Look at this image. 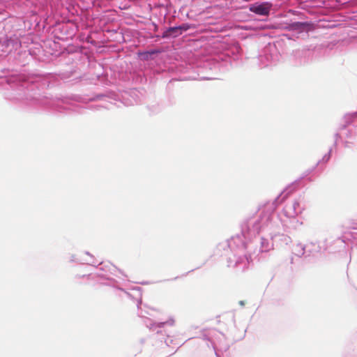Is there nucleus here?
<instances>
[{
	"label": "nucleus",
	"instance_id": "24",
	"mask_svg": "<svg viewBox=\"0 0 357 357\" xmlns=\"http://www.w3.org/2000/svg\"><path fill=\"white\" fill-rule=\"evenodd\" d=\"M98 265L100 266V267H99L100 271H105V272L107 271H110L112 267L114 268V266H113L112 264L105 265V264H103V263L102 261L98 262Z\"/></svg>",
	"mask_w": 357,
	"mask_h": 357
},
{
	"label": "nucleus",
	"instance_id": "1",
	"mask_svg": "<svg viewBox=\"0 0 357 357\" xmlns=\"http://www.w3.org/2000/svg\"><path fill=\"white\" fill-rule=\"evenodd\" d=\"M287 197L280 193L272 202L266 203L260 209L257 217H252L241 225V234H236L230 239L219 243L215 255L225 257L229 268H233L237 273L248 270L252 263V256L257 252H266L273 248V244L264 237L257 235L262 229H272L278 222H283L275 213L278 204Z\"/></svg>",
	"mask_w": 357,
	"mask_h": 357
},
{
	"label": "nucleus",
	"instance_id": "14",
	"mask_svg": "<svg viewBox=\"0 0 357 357\" xmlns=\"http://www.w3.org/2000/svg\"><path fill=\"white\" fill-rule=\"evenodd\" d=\"M271 10V4L267 1L256 2L251 4L250 10L259 15H266Z\"/></svg>",
	"mask_w": 357,
	"mask_h": 357
},
{
	"label": "nucleus",
	"instance_id": "16",
	"mask_svg": "<svg viewBox=\"0 0 357 357\" xmlns=\"http://www.w3.org/2000/svg\"><path fill=\"white\" fill-rule=\"evenodd\" d=\"M180 28L178 25L166 27L163 29L161 36H158V37H161L162 38H176L181 34L179 33Z\"/></svg>",
	"mask_w": 357,
	"mask_h": 357
},
{
	"label": "nucleus",
	"instance_id": "20",
	"mask_svg": "<svg viewBox=\"0 0 357 357\" xmlns=\"http://www.w3.org/2000/svg\"><path fill=\"white\" fill-rule=\"evenodd\" d=\"M112 98V96H109L107 93H100L92 96L91 97L88 98L89 101H98L102 100L105 98Z\"/></svg>",
	"mask_w": 357,
	"mask_h": 357
},
{
	"label": "nucleus",
	"instance_id": "6",
	"mask_svg": "<svg viewBox=\"0 0 357 357\" xmlns=\"http://www.w3.org/2000/svg\"><path fill=\"white\" fill-rule=\"evenodd\" d=\"M357 118V112L346 114L343 118V123L339 126L337 131L335 133V141L333 146H336L337 141L342 138L352 139L354 137V130L355 128L349 127L350 124Z\"/></svg>",
	"mask_w": 357,
	"mask_h": 357
},
{
	"label": "nucleus",
	"instance_id": "30",
	"mask_svg": "<svg viewBox=\"0 0 357 357\" xmlns=\"http://www.w3.org/2000/svg\"><path fill=\"white\" fill-rule=\"evenodd\" d=\"M282 237H284V241H286V244H288V242H287V238L290 239V238H289V237L284 236V235H282Z\"/></svg>",
	"mask_w": 357,
	"mask_h": 357
},
{
	"label": "nucleus",
	"instance_id": "4",
	"mask_svg": "<svg viewBox=\"0 0 357 357\" xmlns=\"http://www.w3.org/2000/svg\"><path fill=\"white\" fill-rule=\"evenodd\" d=\"M204 340L210 342L215 357H221L229 348V344L225 335L220 331L212 328L206 330L203 333Z\"/></svg>",
	"mask_w": 357,
	"mask_h": 357
},
{
	"label": "nucleus",
	"instance_id": "21",
	"mask_svg": "<svg viewBox=\"0 0 357 357\" xmlns=\"http://www.w3.org/2000/svg\"><path fill=\"white\" fill-rule=\"evenodd\" d=\"M10 40L11 44H10V50H8V52L13 51V50H17L20 46V43L19 39L17 37H9Z\"/></svg>",
	"mask_w": 357,
	"mask_h": 357
},
{
	"label": "nucleus",
	"instance_id": "27",
	"mask_svg": "<svg viewBox=\"0 0 357 357\" xmlns=\"http://www.w3.org/2000/svg\"><path fill=\"white\" fill-rule=\"evenodd\" d=\"M85 254L90 256V257L93 259V256L89 252H85ZM97 261H95L94 260L91 261L90 263H88L89 264H91L92 266H96Z\"/></svg>",
	"mask_w": 357,
	"mask_h": 357
},
{
	"label": "nucleus",
	"instance_id": "18",
	"mask_svg": "<svg viewBox=\"0 0 357 357\" xmlns=\"http://www.w3.org/2000/svg\"><path fill=\"white\" fill-rule=\"evenodd\" d=\"M293 254L298 257H301L302 256L306 257L305 245H303L302 243L296 244L293 248Z\"/></svg>",
	"mask_w": 357,
	"mask_h": 357
},
{
	"label": "nucleus",
	"instance_id": "9",
	"mask_svg": "<svg viewBox=\"0 0 357 357\" xmlns=\"http://www.w3.org/2000/svg\"><path fill=\"white\" fill-rule=\"evenodd\" d=\"M289 15L297 16L298 18H293L289 20L287 24V28L291 31H297L299 32L306 31L310 29L311 22L308 21H300L304 17L303 14H300L297 11L289 10L288 12Z\"/></svg>",
	"mask_w": 357,
	"mask_h": 357
},
{
	"label": "nucleus",
	"instance_id": "8",
	"mask_svg": "<svg viewBox=\"0 0 357 357\" xmlns=\"http://www.w3.org/2000/svg\"><path fill=\"white\" fill-rule=\"evenodd\" d=\"M279 60L277 47L275 45L268 43L266 46L261 54H259L257 61L261 68H266L270 65L275 64Z\"/></svg>",
	"mask_w": 357,
	"mask_h": 357
},
{
	"label": "nucleus",
	"instance_id": "22",
	"mask_svg": "<svg viewBox=\"0 0 357 357\" xmlns=\"http://www.w3.org/2000/svg\"><path fill=\"white\" fill-rule=\"evenodd\" d=\"M97 275L100 278L107 280V282H103V284L116 287V284L117 283V282L114 279L106 278L105 275L102 273H98Z\"/></svg>",
	"mask_w": 357,
	"mask_h": 357
},
{
	"label": "nucleus",
	"instance_id": "35",
	"mask_svg": "<svg viewBox=\"0 0 357 357\" xmlns=\"http://www.w3.org/2000/svg\"><path fill=\"white\" fill-rule=\"evenodd\" d=\"M135 289L140 291L141 288L138 287H136Z\"/></svg>",
	"mask_w": 357,
	"mask_h": 357
},
{
	"label": "nucleus",
	"instance_id": "2",
	"mask_svg": "<svg viewBox=\"0 0 357 357\" xmlns=\"http://www.w3.org/2000/svg\"><path fill=\"white\" fill-rule=\"evenodd\" d=\"M52 77L51 74L36 73L9 76L6 79L9 88L6 98L33 108H50L65 112L70 109L66 98H53L40 96V91L49 86Z\"/></svg>",
	"mask_w": 357,
	"mask_h": 357
},
{
	"label": "nucleus",
	"instance_id": "34",
	"mask_svg": "<svg viewBox=\"0 0 357 357\" xmlns=\"http://www.w3.org/2000/svg\"><path fill=\"white\" fill-rule=\"evenodd\" d=\"M239 303H240V305H244V304H245V303H244V301H241L239 302Z\"/></svg>",
	"mask_w": 357,
	"mask_h": 357
},
{
	"label": "nucleus",
	"instance_id": "32",
	"mask_svg": "<svg viewBox=\"0 0 357 357\" xmlns=\"http://www.w3.org/2000/svg\"><path fill=\"white\" fill-rule=\"evenodd\" d=\"M141 284L144 285V284H151V282H141Z\"/></svg>",
	"mask_w": 357,
	"mask_h": 357
},
{
	"label": "nucleus",
	"instance_id": "19",
	"mask_svg": "<svg viewBox=\"0 0 357 357\" xmlns=\"http://www.w3.org/2000/svg\"><path fill=\"white\" fill-rule=\"evenodd\" d=\"M10 44H11L10 40L9 37L6 36L5 38L0 39V50L2 52H8L10 50Z\"/></svg>",
	"mask_w": 357,
	"mask_h": 357
},
{
	"label": "nucleus",
	"instance_id": "3",
	"mask_svg": "<svg viewBox=\"0 0 357 357\" xmlns=\"http://www.w3.org/2000/svg\"><path fill=\"white\" fill-rule=\"evenodd\" d=\"M142 300L141 298L137 302V310H138V316L142 318H144V324L147 328H149L150 331L155 332L158 335V340L162 342H164L167 346L169 345V343L172 342V340L170 338L169 335L165 334L163 335L162 328L165 326H172L174 325L175 321L173 317H169L166 321H160L156 322L153 320L149 319L146 317L149 313L146 311L142 310ZM166 333V331H164Z\"/></svg>",
	"mask_w": 357,
	"mask_h": 357
},
{
	"label": "nucleus",
	"instance_id": "28",
	"mask_svg": "<svg viewBox=\"0 0 357 357\" xmlns=\"http://www.w3.org/2000/svg\"><path fill=\"white\" fill-rule=\"evenodd\" d=\"M4 71H6V69H4V70H3V71H2V73H3V75H1V77H5L6 82L8 84L6 79H7V77H8L11 76V75H6V74L4 73ZM12 75H16V74H12Z\"/></svg>",
	"mask_w": 357,
	"mask_h": 357
},
{
	"label": "nucleus",
	"instance_id": "33",
	"mask_svg": "<svg viewBox=\"0 0 357 357\" xmlns=\"http://www.w3.org/2000/svg\"><path fill=\"white\" fill-rule=\"evenodd\" d=\"M349 142H345L344 146H345V147H348V146H349V145H348V144H349Z\"/></svg>",
	"mask_w": 357,
	"mask_h": 357
},
{
	"label": "nucleus",
	"instance_id": "5",
	"mask_svg": "<svg viewBox=\"0 0 357 357\" xmlns=\"http://www.w3.org/2000/svg\"><path fill=\"white\" fill-rule=\"evenodd\" d=\"M238 59V54L231 57L227 54L222 53L206 58L199 62L198 66L211 70H221L222 68H228L229 66H231L232 61Z\"/></svg>",
	"mask_w": 357,
	"mask_h": 357
},
{
	"label": "nucleus",
	"instance_id": "15",
	"mask_svg": "<svg viewBox=\"0 0 357 357\" xmlns=\"http://www.w3.org/2000/svg\"><path fill=\"white\" fill-rule=\"evenodd\" d=\"M161 53L159 48H150L143 51H139L137 53L138 59L141 61L153 60Z\"/></svg>",
	"mask_w": 357,
	"mask_h": 357
},
{
	"label": "nucleus",
	"instance_id": "26",
	"mask_svg": "<svg viewBox=\"0 0 357 357\" xmlns=\"http://www.w3.org/2000/svg\"><path fill=\"white\" fill-rule=\"evenodd\" d=\"M70 262H77V263H80V264L83 263L81 259L76 258V256L74 255H72L70 256Z\"/></svg>",
	"mask_w": 357,
	"mask_h": 357
},
{
	"label": "nucleus",
	"instance_id": "17",
	"mask_svg": "<svg viewBox=\"0 0 357 357\" xmlns=\"http://www.w3.org/2000/svg\"><path fill=\"white\" fill-rule=\"evenodd\" d=\"M306 257L314 255L321 250V246L317 243L311 242L305 245Z\"/></svg>",
	"mask_w": 357,
	"mask_h": 357
},
{
	"label": "nucleus",
	"instance_id": "25",
	"mask_svg": "<svg viewBox=\"0 0 357 357\" xmlns=\"http://www.w3.org/2000/svg\"><path fill=\"white\" fill-rule=\"evenodd\" d=\"M148 109L150 110L151 114H157L160 111V108L158 105H153L151 107L148 106Z\"/></svg>",
	"mask_w": 357,
	"mask_h": 357
},
{
	"label": "nucleus",
	"instance_id": "31",
	"mask_svg": "<svg viewBox=\"0 0 357 357\" xmlns=\"http://www.w3.org/2000/svg\"><path fill=\"white\" fill-rule=\"evenodd\" d=\"M194 270H195V269H192V270H191V271H188V273H185L183 274V275H182V277L186 276L189 273L192 272Z\"/></svg>",
	"mask_w": 357,
	"mask_h": 357
},
{
	"label": "nucleus",
	"instance_id": "23",
	"mask_svg": "<svg viewBox=\"0 0 357 357\" xmlns=\"http://www.w3.org/2000/svg\"><path fill=\"white\" fill-rule=\"evenodd\" d=\"M180 28L179 33L181 35L183 34L185 31H188L190 29L191 25L188 23H183L181 24L178 25Z\"/></svg>",
	"mask_w": 357,
	"mask_h": 357
},
{
	"label": "nucleus",
	"instance_id": "12",
	"mask_svg": "<svg viewBox=\"0 0 357 357\" xmlns=\"http://www.w3.org/2000/svg\"><path fill=\"white\" fill-rule=\"evenodd\" d=\"M313 54V51L310 50H296L294 53L296 64L302 66L311 62L312 61Z\"/></svg>",
	"mask_w": 357,
	"mask_h": 357
},
{
	"label": "nucleus",
	"instance_id": "13",
	"mask_svg": "<svg viewBox=\"0 0 357 357\" xmlns=\"http://www.w3.org/2000/svg\"><path fill=\"white\" fill-rule=\"evenodd\" d=\"M303 208L298 201H294L290 206L286 205L283 208L284 216L288 218H296L299 214L302 213Z\"/></svg>",
	"mask_w": 357,
	"mask_h": 357
},
{
	"label": "nucleus",
	"instance_id": "10",
	"mask_svg": "<svg viewBox=\"0 0 357 357\" xmlns=\"http://www.w3.org/2000/svg\"><path fill=\"white\" fill-rule=\"evenodd\" d=\"M53 33L56 38L63 41L67 40L68 38H72L75 34V29L69 24H57Z\"/></svg>",
	"mask_w": 357,
	"mask_h": 357
},
{
	"label": "nucleus",
	"instance_id": "29",
	"mask_svg": "<svg viewBox=\"0 0 357 357\" xmlns=\"http://www.w3.org/2000/svg\"><path fill=\"white\" fill-rule=\"evenodd\" d=\"M179 277L178 276H176L172 279H167V280H165L164 281H170V280H176Z\"/></svg>",
	"mask_w": 357,
	"mask_h": 357
},
{
	"label": "nucleus",
	"instance_id": "7",
	"mask_svg": "<svg viewBox=\"0 0 357 357\" xmlns=\"http://www.w3.org/2000/svg\"><path fill=\"white\" fill-rule=\"evenodd\" d=\"M333 151V148H330L328 153H326L321 160H319L316 165L312 167V169H309L307 171L305 172V173L303 174L302 176H301L298 179L296 180L293 183H291L290 185H289L281 193H282L284 195H286V197H288L291 193H292L294 190H296L301 183V181L303 178H306L310 174H311L314 169L316 168V167L320 165V168L321 170L324 169V167H323L324 165H326L331 159V154Z\"/></svg>",
	"mask_w": 357,
	"mask_h": 357
},
{
	"label": "nucleus",
	"instance_id": "11",
	"mask_svg": "<svg viewBox=\"0 0 357 357\" xmlns=\"http://www.w3.org/2000/svg\"><path fill=\"white\" fill-rule=\"evenodd\" d=\"M346 239L344 237H337L333 241H326V250L331 253L340 252L345 248Z\"/></svg>",
	"mask_w": 357,
	"mask_h": 357
}]
</instances>
